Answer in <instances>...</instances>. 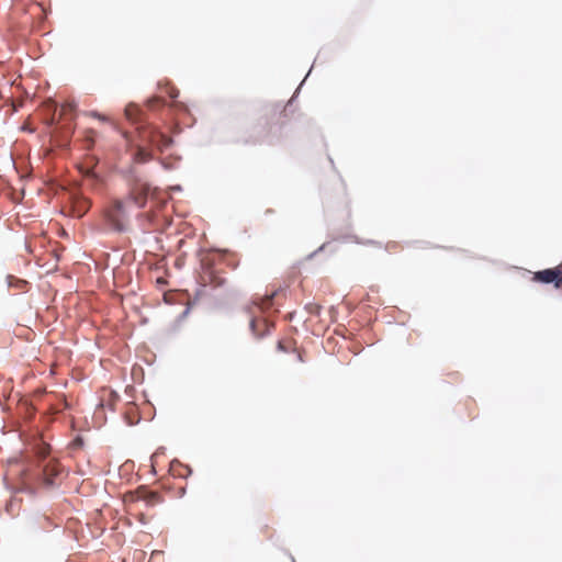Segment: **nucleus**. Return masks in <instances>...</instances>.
Returning <instances> with one entry per match:
<instances>
[{
	"mask_svg": "<svg viewBox=\"0 0 562 562\" xmlns=\"http://www.w3.org/2000/svg\"><path fill=\"white\" fill-rule=\"evenodd\" d=\"M535 280L542 283H554L555 288L562 285V272L557 269H544L535 273Z\"/></svg>",
	"mask_w": 562,
	"mask_h": 562,
	"instance_id": "nucleus-3",
	"label": "nucleus"
},
{
	"mask_svg": "<svg viewBox=\"0 0 562 562\" xmlns=\"http://www.w3.org/2000/svg\"><path fill=\"white\" fill-rule=\"evenodd\" d=\"M75 110V105L74 104H66V105H63L61 108V114L63 115H66L68 112H72Z\"/></svg>",
	"mask_w": 562,
	"mask_h": 562,
	"instance_id": "nucleus-9",
	"label": "nucleus"
},
{
	"mask_svg": "<svg viewBox=\"0 0 562 562\" xmlns=\"http://www.w3.org/2000/svg\"><path fill=\"white\" fill-rule=\"evenodd\" d=\"M271 301H272V296H267L261 305V308L269 306L271 304Z\"/></svg>",
	"mask_w": 562,
	"mask_h": 562,
	"instance_id": "nucleus-11",
	"label": "nucleus"
},
{
	"mask_svg": "<svg viewBox=\"0 0 562 562\" xmlns=\"http://www.w3.org/2000/svg\"><path fill=\"white\" fill-rule=\"evenodd\" d=\"M124 214H125L124 204L121 201H115L113 203L112 209L108 213V218H109L111 226L116 232L121 233V232L125 231V227H124L123 223L121 222Z\"/></svg>",
	"mask_w": 562,
	"mask_h": 562,
	"instance_id": "nucleus-2",
	"label": "nucleus"
},
{
	"mask_svg": "<svg viewBox=\"0 0 562 562\" xmlns=\"http://www.w3.org/2000/svg\"><path fill=\"white\" fill-rule=\"evenodd\" d=\"M136 157L139 161H147L150 159V154L144 150L143 148H139L136 153Z\"/></svg>",
	"mask_w": 562,
	"mask_h": 562,
	"instance_id": "nucleus-6",
	"label": "nucleus"
},
{
	"mask_svg": "<svg viewBox=\"0 0 562 562\" xmlns=\"http://www.w3.org/2000/svg\"><path fill=\"white\" fill-rule=\"evenodd\" d=\"M58 470L54 464L47 463L43 467L42 471V480L46 487H53L54 481L53 477L57 475Z\"/></svg>",
	"mask_w": 562,
	"mask_h": 562,
	"instance_id": "nucleus-4",
	"label": "nucleus"
},
{
	"mask_svg": "<svg viewBox=\"0 0 562 562\" xmlns=\"http://www.w3.org/2000/svg\"><path fill=\"white\" fill-rule=\"evenodd\" d=\"M92 115L101 121H106V117L102 114H99L97 112H93Z\"/></svg>",
	"mask_w": 562,
	"mask_h": 562,
	"instance_id": "nucleus-13",
	"label": "nucleus"
},
{
	"mask_svg": "<svg viewBox=\"0 0 562 562\" xmlns=\"http://www.w3.org/2000/svg\"><path fill=\"white\" fill-rule=\"evenodd\" d=\"M82 172H83V175H86V176H90V175H91V171H90L89 169H85V170H82Z\"/></svg>",
	"mask_w": 562,
	"mask_h": 562,
	"instance_id": "nucleus-16",
	"label": "nucleus"
},
{
	"mask_svg": "<svg viewBox=\"0 0 562 562\" xmlns=\"http://www.w3.org/2000/svg\"><path fill=\"white\" fill-rule=\"evenodd\" d=\"M171 191L176 192V191H181V187L180 186H173L170 188Z\"/></svg>",
	"mask_w": 562,
	"mask_h": 562,
	"instance_id": "nucleus-14",
	"label": "nucleus"
},
{
	"mask_svg": "<svg viewBox=\"0 0 562 562\" xmlns=\"http://www.w3.org/2000/svg\"><path fill=\"white\" fill-rule=\"evenodd\" d=\"M177 95H178V92H177V93H173V92H172V93L170 94V97H171V98H177Z\"/></svg>",
	"mask_w": 562,
	"mask_h": 562,
	"instance_id": "nucleus-18",
	"label": "nucleus"
},
{
	"mask_svg": "<svg viewBox=\"0 0 562 562\" xmlns=\"http://www.w3.org/2000/svg\"><path fill=\"white\" fill-rule=\"evenodd\" d=\"M136 112H137V109H136V106H134V105H128V106H126V109H125V115H126V116H127V119H130V120H133V119H134V116L136 115Z\"/></svg>",
	"mask_w": 562,
	"mask_h": 562,
	"instance_id": "nucleus-7",
	"label": "nucleus"
},
{
	"mask_svg": "<svg viewBox=\"0 0 562 562\" xmlns=\"http://www.w3.org/2000/svg\"><path fill=\"white\" fill-rule=\"evenodd\" d=\"M157 497H158V495L156 493H153V492L148 493V495H147V499L149 502L155 501Z\"/></svg>",
	"mask_w": 562,
	"mask_h": 562,
	"instance_id": "nucleus-12",
	"label": "nucleus"
},
{
	"mask_svg": "<svg viewBox=\"0 0 562 562\" xmlns=\"http://www.w3.org/2000/svg\"><path fill=\"white\" fill-rule=\"evenodd\" d=\"M256 326H257L256 321H255V319H251V322H250V328H251V330H252L254 335H256V336H262L263 334H259V333H257Z\"/></svg>",
	"mask_w": 562,
	"mask_h": 562,
	"instance_id": "nucleus-10",
	"label": "nucleus"
},
{
	"mask_svg": "<svg viewBox=\"0 0 562 562\" xmlns=\"http://www.w3.org/2000/svg\"><path fill=\"white\" fill-rule=\"evenodd\" d=\"M157 136L159 137L161 147H168L171 145V143H172L171 138L165 136L164 134H158Z\"/></svg>",
	"mask_w": 562,
	"mask_h": 562,
	"instance_id": "nucleus-8",
	"label": "nucleus"
},
{
	"mask_svg": "<svg viewBox=\"0 0 562 562\" xmlns=\"http://www.w3.org/2000/svg\"><path fill=\"white\" fill-rule=\"evenodd\" d=\"M23 491H25V492H27V493H30V494H33V488H32V487L25 486V487L23 488Z\"/></svg>",
	"mask_w": 562,
	"mask_h": 562,
	"instance_id": "nucleus-15",
	"label": "nucleus"
},
{
	"mask_svg": "<svg viewBox=\"0 0 562 562\" xmlns=\"http://www.w3.org/2000/svg\"><path fill=\"white\" fill-rule=\"evenodd\" d=\"M158 188H151L149 184H140L133 189L132 191V200L139 207L143 209L146 205L147 198L150 196L153 200L164 204V201H159L158 199Z\"/></svg>",
	"mask_w": 562,
	"mask_h": 562,
	"instance_id": "nucleus-1",
	"label": "nucleus"
},
{
	"mask_svg": "<svg viewBox=\"0 0 562 562\" xmlns=\"http://www.w3.org/2000/svg\"><path fill=\"white\" fill-rule=\"evenodd\" d=\"M88 207V203L86 200H80L77 202L76 212L78 216H81Z\"/></svg>",
	"mask_w": 562,
	"mask_h": 562,
	"instance_id": "nucleus-5",
	"label": "nucleus"
},
{
	"mask_svg": "<svg viewBox=\"0 0 562 562\" xmlns=\"http://www.w3.org/2000/svg\"><path fill=\"white\" fill-rule=\"evenodd\" d=\"M188 314H189V308H187V310L182 313V317H186Z\"/></svg>",
	"mask_w": 562,
	"mask_h": 562,
	"instance_id": "nucleus-17",
	"label": "nucleus"
}]
</instances>
